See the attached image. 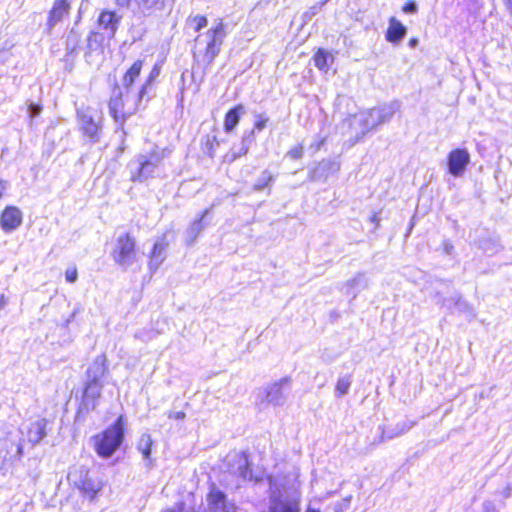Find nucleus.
Masks as SVG:
<instances>
[{"label":"nucleus","mask_w":512,"mask_h":512,"mask_svg":"<svg viewBox=\"0 0 512 512\" xmlns=\"http://www.w3.org/2000/svg\"><path fill=\"white\" fill-rule=\"evenodd\" d=\"M302 493L300 484L272 487L269 498V512H300Z\"/></svg>","instance_id":"obj_1"},{"label":"nucleus","mask_w":512,"mask_h":512,"mask_svg":"<svg viewBox=\"0 0 512 512\" xmlns=\"http://www.w3.org/2000/svg\"><path fill=\"white\" fill-rule=\"evenodd\" d=\"M164 158L165 149H160L157 146L149 152L139 153L129 163L131 180L143 182L153 177Z\"/></svg>","instance_id":"obj_2"},{"label":"nucleus","mask_w":512,"mask_h":512,"mask_svg":"<svg viewBox=\"0 0 512 512\" xmlns=\"http://www.w3.org/2000/svg\"><path fill=\"white\" fill-rule=\"evenodd\" d=\"M400 104L397 101L384 103L370 110L363 111L355 116V120L361 128L362 137L378 126L389 122L399 110Z\"/></svg>","instance_id":"obj_3"},{"label":"nucleus","mask_w":512,"mask_h":512,"mask_svg":"<svg viewBox=\"0 0 512 512\" xmlns=\"http://www.w3.org/2000/svg\"><path fill=\"white\" fill-rule=\"evenodd\" d=\"M124 438V418L119 416L115 423L93 437L94 448L100 457H110L122 444Z\"/></svg>","instance_id":"obj_4"},{"label":"nucleus","mask_w":512,"mask_h":512,"mask_svg":"<svg viewBox=\"0 0 512 512\" xmlns=\"http://www.w3.org/2000/svg\"><path fill=\"white\" fill-rule=\"evenodd\" d=\"M141 101L138 100V93L131 96L129 92L122 94L120 90H115L109 101V113L119 129L125 134L124 123L139 107Z\"/></svg>","instance_id":"obj_5"},{"label":"nucleus","mask_w":512,"mask_h":512,"mask_svg":"<svg viewBox=\"0 0 512 512\" xmlns=\"http://www.w3.org/2000/svg\"><path fill=\"white\" fill-rule=\"evenodd\" d=\"M114 262L124 270H127L138 261L136 241L129 233L117 237L112 251Z\"/></svg>","instance_id":"obj_6"},{"label":"nucleus","mask_w":512,"mask_h":512,"mask_svg":"<svg viewBox=\"0 0 512 512\" xmlns=\"http://www.w3.org/2000/svg\"><path fill=\"white\" fill-rule=\"evenodd\" d=\"M68 481L71 485L80 490L85 496L93 499L102 489V483L98 479L89 476L85 466H73L68 473Z\"/></svg>","instance_id":"obj_7"},{"label":"nucleus","mask_w":512,"mask_h":512,"mask_svg":"<svg viewBox=\"0 0 512 512\" xmlns=\"http://www.w3.org/2000/svg\"><path fill=\"white\" fill-rule=\"evenodd\" d=\"M77 117L83 134L92 143H98L101 137V124L100 120L95 119L92 109L89 107L78 109Z\"/></svg>","instance_id":"obj_8"},{"label":"nucleus","mask_w":512,"mask_h":512,"mask_svg":"<svg viewBox=\"0 0 512 512\" xmlns=\"http://www.w3.org/2000/svg\"><path fill=\"white\" fill-rule=\"evenodd\" d=\"M290 377H283L278 381L268 384L264 389V400L274 407L283 406L290 390Z\"/></svg>","instance_id":"obj_9"},{"label":"nucleus","mask_w":512,"mask_h":512,"mask_svg":"<svg viewBox=\"0 0 512 512\" xmlns=\"http://www.w3.org/2000/svg\"><path fill=\"white\" fill-rule=\"evenodd\" d=\"M208 41L205 50V57L212 62L220 52V47L226 37L225 25L222 19H219L216 25L210 28L205 34Z\"/></svg>","instance_id":"obj_10"},{"label":"nucleus","mask_w":512,"mask_h":512,"mask_svg":"<svg viewBox=\"0 0 512 512\" xmlns=\"http://www.w3.org/2000/svg\"><path fill=\"white\" fill-rule=\"evenodd\" d=\"M469 163L470 154L465 148L454 149L447 156L448 172L454 177L463 176Z\"/></svg>","instance_id":"obj_11"},{"label":"nucleus","mask_w":512,"mask_h":512,"mask_svg":"<svg viewBox=\"0 0 512 512\" xmlns=\"http://www.w3.org/2000/svg\"><path fill=\"white\" fill-rule=\"evenodd\" d=\"M121 17L115 12L104 10L98 17V28L103 31V34L108 38L112 39L118 29Z\"/></svg>","instance_id":"obj_12"},{"label":"nucleus","mask_w":512,"mask_h":512,"mask_svg":"<svg viewBox=\"0 0 512 512\" xmlns=\"http://www.w3.org/2000/svg\"><path fill=\"white\" fill-rule=\"evenodd\" d=\"M339 169L338 163L324 159L311 169L309 179L311 181H325L330 175L336 174Z\"/></svg>","instance_id":"obj_13"},{"label":"nucleus","mask_w":512,"mask_h":512,"mask_svg":"<svg viewBox=\"0 0 512 512\" xmlns=\"http://www.w3.org/2000/svg\"><path fill=\"white\" fill-rule=\"evenodd\" d=\"M103 388L102 382H89L86 381L85 389L82 398V404L87 410L95 409L97 401L101 397Z\"/></svg>","instance_id":"obj_14"},{"label":"nucleus","mask_w":512,"mask_h":512,"mask_svg":"<svg viewBox=\"0 0 512 512\" xmlns=\"http://www.w3.org/2000/svg\"><path fill=\"white\" fill-rule=\"evenodd\" d=\"M70 4L68 0H55L47 19V29H51L69 14Z\"/></svg>","instance_id":"obj_15"},{"label":"nucleus","mask_w":512,"mask_h":512,"mask_svg":"<svg viewBox=\"0 0 512 512\" xmlns=\"http://www.w3.org/2000/svg\"><path fill=\"white\" fill-rule=\"evenodd\" d=\"M106 362L107 358L104 354L98 355L86 371V381L102 382V378L107 370Z\"/></svg>","instance_id":"obj_16"},{"label":"nucleus","mask_w":512,"mask_h":512,"mask_svg":"<svg viewBox=\"0 0 512 512\" xmlns=\"http://www.w3.org/2000/svg\"><path fill=\"white\" fill-rule=\"evenodd\" d=\"M22 222V213L16 207L6 208L1 216V225L5 231L16 229Z\"/></svg>","instance_id":"obj_17"},{"label":"nucleus","mask_w":512,"mask_h":512,"mask_svg":"<svg viewBox=\"0 0 512 512\" xmlns=\"http://www.w3.org/2000/svg\"><path fill=\"white\" fill-rule=\"evenodd\" d=\"M48 421L45 418L37 419L34 422L30 423L27 431L28 441L32 445H36L41 442V440L46 437V427Z\"/></svg>","instance_id":"obj_18"},{"label":"nucleus","mask_w":512,"mask_h":512,"mask_svg":"<svg viewBox=\"0 0 512 512\" xmlns=\"http://www.w3.org/2000/svg\"><path fill=\"white\" fill-rule=\"evenodd\" d=\"M407 33V28L396 18L389 20V26L386 32V40L391 43H399Z\"/></svg>","instance_id":"obj_19"},{"label":"nucleus","mask_w":512,"mask_h":512,"mask_svg":"<svg viewBox=\"0 0 512 512\" xmlns=\"http://www.w3.org/2000/svg\"><path fill=\"white\" fill-rule=\"evenodd\" d=\"M210 209L203 211L199 219L194 220L186 230V243L191 245L195 242L199 234L204 230V219L209 214Z\"/></svg>","instance_id":"obj_20"},{"label":"nucleus","mask_w":512,"mask_h":512,"mask_svg":"<svg viewBox=\"0 0 512 512\" xmlns=\"http://www.w3.org/2000/svg\"><path fill=\"white\" fill-rule=\"evenodd\" d=\"M243 114H245V107L242 104H238L226 113L224 118V130L226 133H230L236 128Z\"/></svg>","instance_id":"obj_21"},{"label":"nucleus","mask_w":512,"mask_h":512,"mask_svg":"<svg viewBox=\"0 0 512 512\" xmlns=\"http://www.w3.org/2000/svg\"><path fill=\"white\" fill-rule=\"evenodd\" d=\"M368 281L364 273H358L352 279L348 280L343 289L346 294H353V298L356 297L360 290L367 288Z\"/></svg>","instance_id":"obj_22"},{"label":"nucleus","mask_w":512,"mask_h":512,"mask_svg":"<svg viewBox=\"0 0 512 512\" xmlns=\"http://www.w3.org/2000/svg\"><path fill=\"white\" fill-rule=\"evenodd\" d=\"M415 425V422L412 420H403L401 422L396 423L394 426L389 427L383 431V436L386 439H393L399 436L404 435L409 430H411Z\"/></svg>","instance_id":"obj_23"},{"label":"nucleus","mask_w":512,"mask_h":512,"mask_svg":"<svg viewBox=\"0 0 512 512\" xmlns=\"http://www.w3.org/2000/svg\"><path fill=\"white\" fill-rule=\"evenodd\" d=\"M166 247L167 244L163 241L155 242L149 261V268L151 271L157 270L165 260Z\"/></svg>","instance_id":"obj_24"},{"label":"nucleus","mask_w":512,"mask_h":512,"mask_svg":"<svg viewBox=\"0 0 512 512\" xmlns=\"http://www.w3.org/2000/svg\"><path fill=\"white\" fill-rule=\"evenodd\" d=\"M151 447H152V438L149 434H143L138 442V450L141 452L144 460L145 466L147 469L153 468V460L151 459Z\"/></svg>","instance_id":"obj_25"},{"label":"nucleus","mask_w":512,"mask_h":512,"mask_svg":"<svg viewBox=\"0 0 512 512\" xmlns=\"http://www.w3.org/2000/svg\"><path fill=\"white\" fill-rule=\"evenodd\" d=\"M142 66H143V62L141 60H137L133 63V65L124 74L122 84H123V87L125 88L126 92L130 93L133 83L140 75Z\"/></svg>","instance_id":"obj_26"},{"label":"nucleus","mask_w":512,"mask_h":512,"mask_svg":"<svg viewBox=\"0 0 512 512\" xmlns=\"http://www.w3.org/2000/svg\"><path fill=\"white\" fill-rule=\"evenodd\" d=\"M255 141V132L254 129L246 132L241 140V145L239 149L232 150L230 161H234L241 156H244L248 153L251 144Z\"/></svg>","instance_id":"obj_27"},{"label":"nucleus","mask_w":512,"mask_h":512,"mask_svg":"<svg viewBox=\"0 0 512 512\" xmlns=\"http://www.w3.org/2000/svg\"><path fill=\"white\" fill-rule=\"evenodd\" d=\"M225 499V494L217 489H212L207 497L208 504L214 512L225 509Z\"/></svg>","instance_id":"obj_28"},{"label":"nucleus","mask_w":512,"mask_h":512,"mask_svg":"<svg viewBox=\"0 0 512 512\" xmlns=\"http://www.w3.org/2000/svg\"><path fill=\"white\" fill-rule=\"evenodd\" d=\"M160 72H161V65L156 63L153 66V68L151 69L145 83L141 86L140 90L138 91V100L139 101H142L144 96L147 94L149 87L160 75Z\"/></svg>","instance_id":"obj_29"},{"label":"nucleus","mask_w":512,"mask_h":512,"mask_svg":"<svg viewBox=\"0 0 512 512\" xmlns=\"http://www.w3.org/2000/svg\"><path fill=\"white\" fill-rule=\"evenodd\" d=\"M332 61L333 57L322 49L318 50L314 56L315 66L322 71H327Z\"/></svg>","instance_id":"obj_30"},{"label":"nucleus","mask_w":512,"mask_h":512,"mask_svg":"<svg viewBox=\"0 0 512 512\" xmlns=\"http://www.w3.org/2000/svg\"><path fill=\"white\" fill-rule=\"evenodd\" d=\"M352 383L351 375H344L339 377L335 386V396L341 398L348 394Z\"/></svg>","instance_id":"obj_31"},{"label":"nucleus","mask_w":512,"mask_h":512,"mask_svg":"<svg viewBox=\"0 0 512 512\" xmlns=\"http://www.w3.org/2000/svg\"><path fill=\"white\" fill-rule=\"evenodd\" d=\"M273 180H274V177L271 174V172L269 170H264L261 173V175L259 176V178L256 180V182L254 183L252 189L254 191H262L266 187H268L270 185V183L273 182Z\"/></svg>","instance_id":"obj_32"},{"label":"nucleus","mask_w":512,"mask_h":512,"mask_svg":"<svg viewBox=\"0 0 512 512\" xmlns=\"http://www.w3.org/2000/svg\"><path fill=\"white\" fill-rule=\"evenodd\" d=\"M105 35L103 33L91 31L87 38V48L90 51L97 50L102 46Z\"/></svg>","instance_id":"obj_33"},{"label":"nucleus","mask_w":512,"mask_h":512,"mask_svg":"<svg viewBox=\"0 0 512 512\" xmlns=\"http://www.w3.org/2000/svg\"><path fill=\"white\" fill-rule=\"evenodd\" d=\"M135 1L144 10L160 8V6L163 4V0H135Z\"/></svg>","instance_id":"obj_34"},{"label":"nucleus","mask_w":512,"mask_h":512,"mask_svg":"<svg viewBox=\"0 0 512 512\" xmlns=\"http://www.w3.org/2000/svg\"><path fill=\"white\" fill-rule=\"evenodd\" d=\"M352 496L349 495L345 498H343L341 501H338L334 504L333 510L334 512H345L350 504H351Z\"/></svg>","instance_id":"obj_35"},{"label":"nucleus","mask_w":512,"mask_h":512,"mask_svg":"<svg viewBox=\"0 0 512 512\" xmlns=\"http://www.w3.org/2000/svg\"><path fill=\"white\" fill-rule=\"evenodd\" d=\"M238 471H239L240 476L243 479H247V478L251 477V470L248 467V462H247L246 457L241 458V464L238 467Z\"/></svg>","instance_id":"obj_36"},{"label":"nucleus","mask_w":512,"mask_h":512,"mask_svg":"<svg viewBox=\"0 0 512 512\" xmlns=\"http://www.w3.org/2000/svg\"><path fill=\"white\" fill-rule=\"evenodd\" d=\"M193 23L195 24V31H200L202 28L206 27L208 20L205 16L202 15H196L192 19Z\"/></svg>","instance_id":"obj_37"},{"label":"nucleus","mask_w":512,"mask_h":512,"mask_svg":"<svg viewBox=\"0 0 512 512\" xmlns=\"http://www.w3.org/2000/svg\"><path fill=\"white\" fill-rule=\"evenodd\" d=\"M77 278H78V272H77V269L75 266L69 267L65 271V279L67 282L74 283V282H76Z\"/></svg>","instance_id":"obj_38"},{"label":"nucleus","mask_w":512,"mask_h":512,"mask_svg":"<svg viewBox=\"0 0 512 512\" xmlns=\"http://www.w3.org/2000/svg\"><path fill=\"white\" fill-rule=\"evenodd\" d=\"M42 111V107L38 104H34V103H31L28 107V115H29V118L31 120V122L33 121V119L37 116L40 115Z\"/></svg>","instance_id":"obj_39"},{"label":"nucleus","mask_w":512,"mask_h":512,"mask_svg":"<svg viewBox=\"0 0 512 512\" xmlns=\"http://www.w3.org/2000/svg\"><path fill=\"white\" fill-rule=\"evenodd\" d=\"M287 155L290 158H292V159H300V158H302V156H303V147H302V145H297V146L293 147L291 150H289Z\"/></svg>","instance_id":"obj_40"},{"label":"nucleus","mask_w":512,"mask_h":512,"mask_svg":"<svg viewBox=\"0 0 512 512\" xmlns=\"http://www.w3.org/2000/svg\"><path fill=\"white\" fill-rule=\"evenodd\" d=\"M268 120L269 119L263 115H257V120L255 121L254 129L258 131L263 130L266 127Z\"/></svg>","instance_id":"obj_41"},{"label":"nucleus","mask_w":512,"mask_h":512,"mask_svg":"<svg viewBox=\"0 0 512 512\" xmlns=\"http://www.w3.org/2000/svg\"><path fill=\"white\" fill-rule=\"evenodd\" d=\"M321 359L325 362V363H331L333 361L336 360L337 358V354L335 353H330L327 349H324L322 352H321Z\"/></svg>","instance_id":"obj_42"},{"label":"nucleus","mask_w":512,"mask_h":512,"mask_svg":"<svg viewBox=\"0 0 512 512\" xmlns=\"http://www.w3.org/2000/svg\"><path fill=\"white\" fill-rule=\"evenodd\" d=\"M403 12L407 14H414L418 11V6L414 1H409L403 6Z\"/></svg>","instance_id":"obj_43"},{"label":"nucleus","mask_w":512,"mask_h":512,"mask_svg":"<svg viewBox=\"0 0 512 512\" xmlns=\"http://www.w3.org/2000/svg\"><path fill=\"white\" fill-rule=\"evenodd\" d=\"M443 251L447 255H452L453 254L454 245L452 244V242L450 240L446 239V240L443 241Z\"/></svg>","instance_id":"obj_44"},{"label":"nucleus","mask_w":512,"mask_h":512,"mask_svg":"<svg viewBox=\"0 0 512 512\" xmlns=\"http://www.w3.org/2000/svg\"><path fill=\"white\" fill-rule=\"evenodd\" d=\"M73 41V45L71 47L72 50L75 49V46L78 42V35L72 30L67 38V44L68 46L71 45V42Z\"/></svg>","instance_id":"obj_45"},{"label":"nucleus","mask_w":512,"mask_h":512,"mask_svg":"<svg viewBox=\"0 0 512 512\" xmlns=\"http://www.w3.org/2000/svg\"><path fill=\"white\" fill-rule=\"evenodd\" d=\"M185 417H186V414L182 411H178V412L170 411L168 413V418H170V419L183 420Z\"/></svg>","instance_id":"obj_46"},{"label":"nucleus","mask_w":512,"mask_h":512,"mask_svg":"<svg viewBox=\"0 0 512 512\" xmlns=\"http://www.w3.org/2000/svg\"><path fill=\"white\" fill-rule=\"evenodd\" d=\"M329 0H323L319 5H315L310 8L311 15L317 14L318 10H320Z\"/></svg>","instance_id":"obj_47"},{"label":"nucleus","mask_w":512,"mask_h":512,"mask_svg":"<svg viewBox=\"0 0 512 512\" xmlns=\"http://www.w3.org/2000/svg\"><path fill=\"white\" fill-rule=\"evenodd\" d=\"M8 298L4 294H0V311L6 307Z\"/></svg>","instance_id":"obj_48"},{"label":"nucleus","mask_w":512,"mask_h":512,"mask_svg":"<svg viewBox=\"0 0 512 512\" xmlns=\"http://www.w3.org/2000/svg\"><path fill=\"white\" fill-rule=\"evenodd\" d=\"M324 142H325V138H321L318 136L315 144L313 145L315 150L316 151L319 150Z\"/></svg>","instance_id":"obj_49"},{"label":"nucleus","mask_w":512,"mask_h":512,"mask_svg":"<svg viewBox=\"0 0 512 512\" xmlns=\"http://www.w3.org/2000/svg\"><path fill=\"white\" fill-rule=\"evenodd\" d=\"M17 456L21 458L23 456V445L22 443H18L17 445Z\"/></svg>","instance_id":"obj_50"},{"label":"nucleus","mask_w":512,"mask_h":512,"mask_svg":"<svg viewBox=\"0 0 512 512\" xmlns=\"http://www.w3.org/2000/svg\"><path fill=\"white\" fill-rule=\"evenodd\" d=\"M115 1H116L117 5L124 7V6H127L131 0H115Z\"/></svg>","instance_id":"obj_51"},{"label":"nucleus","mask_w":512,"mask_h":512,"mask_svg":"<svg viewBox=\"0 0 512 512\" xmlns=\"http://www.w3.org/2000/svg\"><path fill=\"white\" fill-rule=\"evenodd\" d=\"M370 221L375 223L376 225H378V222H379V219H378V216L377 214H373L370 218Z\"/></svg>","instance_id":"obj_52"},{"label":"nucleus","mask_w":512,"mask_h":512,"mask_svg":"<svg viewBox=\"0 0 512 512\" xmlns=\"http://www.w3.org/2000/svg\"><path fill=\"white\" fill-rule=\"evenodd\" d=\"M305 512H320V510L309 505L307 506Z\"/></svg>","instance_id":"obj_53"},{"label":"nucleus","mask_w":512,"mask_h":512,"mask_svg":"<svg viewBox=\"0 0 512 512\" xmlns=\"http://www.w3.org/2000/svg\"><path fill=\"white\" fill-rule=\"evenodd\" d=\"M8 54L6 52L0 53V61H4Z\"/></svg>","instance_id":"obj_54"},{"label":"nucleus","mask_w":512,"mask_h":512,"mask_svg":"<svg viewBox=\"0 0 512 512\" xmlns=\"http://www.w3.org/2000/svg\"><path fill=\"white\" fill-rule=\"evenodd\" d=\"M509 9L512 11V0H507Z\"/></svg>","instance_id":"obj_55"},{"label":"nucleus","mask_w":512,"mask_h":512,"mask_svg":"<svg viewBox=\"0 0 512 512\" xmlns=\"http://www.w3.org/2000/svg\"><path fill=\"white\" fill-rule=\"evenodd\" d=\"M493 246H494L495 248H497V244H493ZM496 251H497V249H495L493 252H496Z\"/></svg>","instance_id":"obj_56"},{"label":"nucleus","mask_w":512,"mask_h":512,"mask_svg":"<svg viewBox=\"0 0 512 512\" xmlns=\"http://www.w3.org/2000/svg\"><path fill=\"white\" fill-rule=\"evenodd\" d=\"M415 43V40H411L410 44L413 45Z\"/></svg>","instance_id":"obj_57"}]
</instances>
